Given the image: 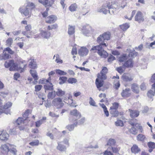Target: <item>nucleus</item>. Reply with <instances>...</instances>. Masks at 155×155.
I'll use <instances>...</instances> for the list:
<instances>
[{
	"label": "nucleus",
	"mask_w": 155,
	"mask_h": 155,
	"mask_svg": "<svg viewBox=\"0 0 155 155\" xmlns=\"http://www.w3.org/2000/svg\"><path fill=\"white\" fill-rule=\"evenodd\" d=\"M91 50L95 51V52L97 51V53L102 58H106L108 56L107 52L103 49L102 47H101V45L93 47Z\"/></svg>",
	"instance_id": "f257e3e1"
},
{
	"label": "nucleus",
	"mask_w": 155,
	"mask_h": 155,
	"mask_svg": "<svg viewBox=\"0 0 155 155\" xmlns=\"http://www.w3.org/2000/svg\"><path fill=\"white\" fill-rule=\"evenodd\" d=\"M4 66L6 68L9 67L10 71H15L18 69V64L14 63L13 60L6 61L4 64Z\"/></svg>",
	"instance_id": "f03ea898"
},
{
	"label": "nucleus",
	"mask_w": 155,
	"mask_h": 155,
	"mask_svg": "<svg viewBox=\"0 0 155 155\" xmlns=\"http://www.w3.org/2000/svg\"><path fill=\"white\" fill-rule=\"evenodd\" d=\"M150 81L152 83H154L152 85V88L154 90V91L153 92L152 90H149L147 93V95L148 97L151 98L155 94V74H153L151 76Z\"/></svg>",
	"instance_id": "7ed1b4c3"
},
{
	"label": "nucleus",
	"mask_w": 155,
	"mask_h": 155,
	"mask_svg": "<svg viewBox=\"0 0 155 155\" xmlns=\"http://www.w3.org/2000/svg\"><path fill=\"white\" fill-rule=\"evenodd\" d=\"M52 104L57 108L62 107L64 105L62 99L60 97L54 99L52 101Z\"/></svg>",
	"instance_id": "20e7f679"
},
{
	"label": "nucleus",
	"mask_w": 155,
	"mask_h": 155,
	"mask_svg": "<svg viewBox=\"0 0 155 155\" xmlns=\"http://www.w3.org/2000/svg\"><path fill=\"white\" fill-rule=\"evenodd\" d=\"M9 143L2 144L0 147V151L1 153L4 154H7L10 151Z\"/></svg>",
	"instance_id": "39448f33"
},
{
	"label": "nucleus",
	"mask_w": 155,
	"mask_h": 155,
	"mask_svg": "<svg viewBox=\"0 0 155 155\" xmlns=\"http://www.w3.org/2000/svg\"><path fill=\"white\" fill-rule=\"evenodd\" d=\"M19 11L21 14H23L25 16L30 17L31 15V12L29 11L28 8L22 7L19 8Z\"/></svg>",
	"instance_id": "423d86ee"
},
{
	"label": "nucleus",
	"mask_w": 155,
	"mask_h": 155,
	"mask_svg": "<svg viewBox=\"0 0 155 155\" xmlns=\"http://www.w3.org/2000/svg\"><path fill=\"white\" fill-rule=\"evenodd\" d=\"M107 71L108 69L107 68L105 67H103L100 73L97 74V77L103 79H106V74L107 73Z\"/></svg>",
	"instance_id": "0eeeda50"
},
{
	"label": "nucleus",
	"mask_w": 155,
	"mask_h": 155,
	"mask_svg": "<svg viewBox=\"0 0 155 155\" xmlns=\"http://www.w3.org/2000/svg\"><path fill=\"white\" fill-rule=\"evenodd\" d=\"M26 31H23L22 33L24 35H25L28 38H30V35H31V32L30 31L31 29V25H27L25 27Z\"/></svg>",
	"instance_id": "6e6552de"
},
{
	"label": "nucleus",
	"mask_w": 155,
	"mask_h": 155,
	"mask_svg": "<svg viewBox=\"0 0 155 155\" xmlns=\"http://www.w3.org/2000/svg\"><path fill=\"white\" fill-rule=\"evenodd\" d=\"M104 38L103 35H101L100 36L97 37V41L98 43L99 44V45H101L102 46L107 47V45L104 43Z\"/></svg>",
	"instance_id": "1a4fd4ad"
},
{
	"label": "nucleus",
	"mask_w": 155,
	"mask_h": 155,
	"mask_svg": "<svg viewBox=\"0 0 155 155\" xmlns=\"http://www.w3.org/2000/svg\"><path fill=\"white\" fill-rule=\"evenodd\" d=\"M88 52V50L85 47H81L78 51V54L81 56H85L87 55Z\"/></svg>",
	"instance_id": "9d476101"
},
{
	"label": "nucleus",
	"mask_w": 155,
	"mask_h": 155,
	"mask_svg": "<svg viewBox=\"0 0 155 155\" xmlns=\"http://www.w3.org/2000/svg\"><path fill=\"white\" fill-rule=\"evenodd\" d=\"M135 20L139 22H143L144 20L143 14L140 11H138L137 12L135 17Z\"/></svg>",
	"instance_id": "9b49d317"
},
{
	"label": "nucleus",
	"mask_w": 155,
	"mask_h": 155,
	"mask_svg": "<svg viewBox=\"0 0 155 155\" xmlns=\"http://www.w3.org/2000/svg\"><path fill=\"white\" fill-rule=\"evenodd\" d=\"M57 18L54 15H51L46 18L45 21L48 23H53L57 20Z\"/></svg>",
	"instance_id": "f8f14e48"
},
{
	"label": "nucleus",
	"mask_w": 155,
	"mask_h": 155,
	"mask_svg": "<svg viewBox=\"0 0 155 155\" xmlns=\"http://www.w3.org/2000/svg\"><path fill=\"white\" fill-rule=\"evenodd\" d=\"M106 6L108 8H112L114 9H118L120 7H119L117 4V2L114 1H113L111 2H108Z\"/></svg>",
	"instance_id": "ddd939ff"
},
{
	"label": "nucleus",
	"mask_w": 155,
	"mask_h": 155,
	"mask_svg": "<svg viewBox=\"0 0 155 155\" xmlns=\"http://www.w3.org/2000/svg\"><path fill=\"white\" fill-rule=\"evenodd\" d=\"M122 97H127L130 96L131 95L130 89L127 88L123 90L121 94Z\"/></svg>",
	"instance_id": "4468645a"
},
{
	"label": "nucleus",
	"mask_w": 155,
	"mask_h": 155,
	"mask_svg": "<svg viewBox=\"0 0 155 155\" xmlns=\"http://www.w3.org/2000/svg\"><path fill=\"white\" fill-rule=\"evenodd\" d=\"M40 35L42 37L47 39L50 37L51 33L49 32L42 30L40 31Z\"/></svg>",
	"instance_id": "2eb2a0df"
},
{
	"label": "nucleus",
	"mask_w": 155,
	"mask_h": 155,
	"mask_svg": "<svg viewBox=\"0 0 155 155\" xmlns=\"http://www.w3.org/2000/svg\"><path fill=\"white\" fill-rule=\"evenodd\" d=\"M104 80L97 77V78L96 79V80L95 84L98 88L99 89L100 87L102 86L103 84V81Z\"/></svg>",
	"instance_id": "dca6fc26"
},
{
	"label": "nucleus",
	"mask_w": 155,
	"mask_h": 155,
	"mask_svg": "<svg viewBox=\"0 0 155 155\" xmlns=\"http://www.w3.org/2000/svg\"><path fill=\"white\" fill-rule=\"evenodd\" d=\"M82 32L86 36H88V35L91 34L92 33V30L91 27L88 26L85 29L83 28L82 29Z\"/></svg>",
	"instance_id": "f3484780"
},
{
	"label": "nucleus",
	"mask_w": 155,
	"mask_h": 155,
	"mask_svg": "<svg viewBox=\"0 0 155 155\" xmlns=\"http://www.w3.org/2000/svg\"><path fill=\"white\" fill-rule=\"evenodd\" d=\"M62 142H58V145L57 147V149L61 152L65 151L66 150V148L65 146L62 144Z\"/></svg>",
	"instance_id": "a211bd4d"
},
{
	"label": "nucleus",
	"mask_w": 155,
	"mask_h": 155,
	"mask_svg": "<svg viewBox=\"0 0 155 155\" xmlns=\"http://www.w3.org/2000/svg\"><path fill=\"white\" fill-rule=\"evenodd\" d=\"M70 115L76 117L78 118H79L81 117V114L76 109L71 110L70 112Z\"/></svg>",
	"instance_id": "6ab92c4d"
},
{
	"label": "nucleus",
	"mask_w": 155,
	"mask_h": 155,
	"mask_svg": "<svg viewBox=\"0 0 155 155\" xmlns=\"http://www.w3.org/2000/svg\"><path fill=\"white\" fill-rule=\"evenodd\" d=\"M9 137L8 134L5 131H3L0 134V139L3 140H7Z\"/></svg>",
	"instance_id": "aec40b11"
},
{
	"label": "nucleus",
	"mask_w": 155,
	"mask_h": 155,
	"mask_svg": "<svg viewBox=\"0 0 155 155\" xmlns=\"http://www.w3.org/2000/svg\"><path fill=\"white\" fill-rule=\"evenodd\" d=\"M132 91L135 93L138 94L140 90L138 85L135 84L132 85L131 87Z\"/></svg>",
	"instance_id": "412c9836"
},
{
	"label": "nucleus",
	"mask_w": 155,
	"mask_h": 155,
	"mask_svg": "<svg viewBox=\"0 0 155 155\" xmlns=\"http://www.w3.org/2000/svg\"><path fill=\"white\" fill-rule=\"evenodd\" d=\"M133 66V62L131 59L125 61L124 64V67L127 68H131Z\"/></svg>",
	"instance_id": "4be33fe9"
},
{
	"label": "nucleus",
	"mask_w": 155,
	"mask_h": 155,
	"mask_svg": "<svg viewBox=\"0 0 155 155\" xmlns=\"http://www.w3.org/2000/svg\"><path fill=\"white\" fill-rule=\"evenodd\" d=\"M129 111L130 112V115L132 118L137 117L139 114V112L136 110H133L129 109Z\"/></svg>",
	"instance_id": "5701e85b"
},
{
	"label": "nucleus",
	"mask_w": 155,
	"mask_h": 155,
	"mask_svg": "<svg viewBox=\"0 0 155 155\" xmlns=\"http://www.w3.org/2000/svg\"><path fill=\"white\" fill-rule=\"evenodd\" d=\"M122 79L126 81H130L132 80L130 75L128 74H124L122 76Z\"/></svg>",
	"instance_id": "b1692460"
},
{
	"label": "nucleus",
	"mask_w": 155,
	"mask_h": 155,
	"mask_svg": "<svg viewBox=\"0 0 155 155\" xmlns=\"http://www.w3.org/2000/svg\"><path fill=\"white\" fill-rule=\"evenodd\" d=\"M118 60L120 62L125 61L128 58V57L126 54H123L118 56Z\"/></svg>",
	"instance_id": "393cba45"
},
{
	"label": "nucleus",
	"mask_w": 155,
	"mask_h": 155,
	"mask_svg": "<svg viewBox=\"0 0 155 155\" xmlns=\"http://www.w3.org/2000/svg\"><path fill=\"white\" fill-rule=\"evenodd\" d=\"M56 95L59 97H61L64 95L65 94V91L62 90V89L59 88H57L56 91Z\"/></svg>",
	"instance_id": "a878e982"
},
{
	"label": "nucleus",
	"mask_w": 155,
	"mask_h": 155,
	"mask_svg": "<svg viewBox=\"0 0 155 155\" xmlns=\"http://www.w3.org/2000/svg\"><path fill=\"white\" fill-rule=\"evenodd\" d=\"M30 72L31 76L33 77L35 80H37L38 78L37 71L35 70H31Z\"/></svg>",
	"instance_id": "bb28decb"
},
{
	"label": "nucleus",
	"mask_w": 155,
	"mask_h": 155,
	"mask_svg": "<svg viewBox=\"0 0 155 155\" xmlns=\"http://www.w3.org/2000/svg\"><path fill=\"white\" fill-rule=\"evenodd\" d=\"M105 40H108L110 37V34L109 32H107L102 34Z\"/></svg>",
	"instance_id": "cd10ccee"
},
{
	"label": "nucleus",
	"mask_w": 155,
	"mask_h": 155,
	"mask_svg": "<svg viewBox=\"0 0 155 155\" xmlns=\"http://www.w3.org/2000/svg\"><path fill=\"white\" fill-rule=\"evenodd\" d=\"M48 84H46L44 86V88L46 92V90H53V86L52 84L51 83Z\"/></svg>",
	"instance_id": "c85d7f7f"
},
{
	"label": "nucleus",
	"mask_w": 155,
	"mask_h": 155,
	"mask_svg": "<svg viewBox=\"0 0 155 155\" xmlns=\"http://www.w3.org/2000/svg\"><path fill=\"white\" fill-rule=\"evenodd\" d=\"M131 151L132 152L136 153H137L140 151V149L139 148L138 146L136 145H134L131 148Z\"/></svg>",
	"instance_id": "c756f323"
},
{
	"label": "nucleus",
	"mask_w": 155,
	"mask_h": 155,
	"mask_svg": "<svg viewBox=\"0 0 155 155\" xmlns=\"http://www.w3.org/2000/svg\"><path fill=\"white\" fill-rule=\"evenodd\" d=\"M120 27L123 31H125L130 27V25L129 24L125 23L120 25Z\"/></svg>",
	"instance_id": "7c9ffc66"
},
{
	"label": "nucleus",
	"mask_w": 155,
	"mask_h": 155,
	"mask_svg": "<svg viewBox=\"0 0 155 155\" xmlns=\"http://www.w3.org/2000/svg\"><path fill=\"white\" fill-rule=\"evenodd\" d=\"M75 32V27L73 26L69 25L68 34L69 35H72L74 34Z\"/></svg>",
	"instance_id": "2f4dec72"
},
{
	"label": "nucleus",
	"mask_w": 155,
	"mask_h": 155,
	"mask_svg": "<svg viewBox=\"0 0 155 155\" xmlns=\"http://www.w3.org/2000/svg\"><path fill=\"white\" fill-rule=\"evenodd\" d=\"M56 92L55 91H51L48 93V97L49 99H53L56 96Z\"/></svg>",
	"instance_id": "473e14b6"
},
{
	"label": "nucleus",
	"mask_w": 155,
	"mask_h": 155,
	"mask_svg": "<svg viewBox=\"0 0 155 155\" xmlns=\"http://www.w3.org/2000/svg\"><path fill=\"white\" fill-rule=\"evenodd\" d=\"M78 8L77 5L76 3L72 4L69 7V9L71 12H74Z\"/></svg>",
	"instance_id": "72a5a7b5"
},
{
	"label": "nucleus",
	"mask_w": 155,
	"mask_h": 155,
	"mask_svg": "<svg viewBox=\"0 0 155 155\" xmlns=\"http://www.w3.org/2000/svg\"><path fill=\"white\" fill-rule=\"evenodd\" d=\"M44 3L43 5L47 6H51L54 1L53 0H43Z\"/></svg>",
	"instance_id": "f704fd0d"
},
{
	"label": "nucleus",
	"mask_w": 155,
	"mask_h": 155,
	"mask_svg": "<svg viewBox=\"0 0 155 155\" xmlns=\"http://www.w3.org/2000/svg\"><path fill=\"white\" fill-rule=\"evenodd\" d=\"M116 143L115 140L113 139H110L109 140L107 144L108 146H112L114 145Z\"/></svg>",
	"instance_id": "c9c22d12"
},
{
	"label": "nucleus",
	"mask_w": 155,
	"mask_h": 155,
	"mask_svg": "<svg viewBox=\"0 0 155 155\" xmlns=\"http://www.w3.org/2000/svg\"><path fill=\"white\" fill-rule=\"evenodd\" d=\"M35 5L32 2H28V5L26 6L28 9L31 10L34 8L35 7Z\"/></svg>",
	"instance_id": "e433bc0d"
},
{
	"label": "nucleus",
	"mask_w": 155,
	"mask_h": 155,
	"mask_svg": "<svg viewBox=\"0 0 155 155\" xmlns=\"http://www.w3.org/2000/svg\"><path fill=\"white\" fill-rule=\"evenodd\" d=\"M30 68H37V65L36 62L34 60H31L29 64Z\"/></svg>",
	"instance_id": "4c0bfd02"
},
{
	"label": "nucleus",
	"mask_w": 155,
	"mask_h": 155,
	"mask_svg": "<svg viewBox=\"0 0 155 155\" xmlns=\"http://www.w3.org/2000/svg\"><path fill=\"white\" fill-rule=\"evenodd\" d=\"M77 124L78 123L77 122H76L75 123H74V124L68 125L66 127L67 129L69 130L70 131H71L74 130V126H76Z\"/></svg>",
	"instance_id": "58836bf2"
},
{
	"label": "nucleus",
	"mask_w": 155,
	"mask_h": 155,
	"mask_svg": "<svg viewBox=\"0 0 155 155\" xmlns=\"http://www.w3.org/2000/svg\"><path fill=\"white\" fill-rule=\"evenodd\" d=\"M58 27L57 24H55L51 26L49 25L47 27V29L48 30H52L53 29H55L57 28Z\"/></svg>",
	"instance_id": "ea45409f"
},
{
	"label": "nucleus",
	"mask_w": 155,
	"mask_h": 155,
	"mask_svg": "<svg viewBox=\"0 0 155 155\" xmlns=\"http://www.w3.org/2000/svg\"><path fill=\"white\" fill-rule=\"evenodd\" d=\"M13 42V40L12 38H8L6 41V45L8 46H10L12 45Z\"/></svg>",
	"instance_id": "a19ab883"
},
{
	"label": "nucleus",
	"mask_w": 155,
	"mask_h": 155,
	"mask_svg": "<svg viewBox=\"0 0 155 155\" xmlns=\"http://www.w3.org/2000/svg\"><path fill=\"white\" fill-rule=\"evenodd\" d=\"M67 79V78L65 77H60L59 78V83L60 84H62L66 82Z\"/></svg>",
	"instance_id": "79ce46f5"
},
{
	"label": "nucleus",
	"mask_w": 155,
	"mask_h": 155,
	"mask_svg": "<svg viewBox=\"0 0 155 155\" xmlns=\"http://www.w3.org/2000/svg\"><path fill=\"white\" fill-rule=\"evenodd\" d=\"M107 4L104 5L102 6V8L100 10L101 12H102L104 14H106L107 12V10L106 9V8H108V7L106 6Z\"/></svg>",
	"instance_id": "37998d69"
},
{
	"label": "nucleus",
	"mask_w": 155,
	"mask_h": 155,
	"mask_svg": "<svg viewBox=\"0 0 155 155\" xmlns=\"http://www.w3.org/2000/svg\"><path fill=\"white\" fill-rule=\"evenodd\" d=\"M110 113L113 117H117L118 115V111L117 110H110Z\"/></svg>",
	"instance_id": "c03bdc74"
},
{
	"label": "nucleus",
	"mask_w": 155,
	"mask_h": 155,
	"mask_svg": "<svg viewBox=\"0 0 155 155\" xmlns=\"http://www.w3.org/2000/svg\"><path fill=\"white\" fill-rule=\"evenodd\" d=\"M55 72L57 74L61 75H65L67 74L66 72L59 69L56 70Z\"/></svg>",
	"instance_id": "a18cd8bd"
},
{
	"label": "nucleus",
	"mask_w": 155,
	"mask_h": 155,
	"mask_svg": "<svg viewBox=\"0 0 155 155\" xmlns=\"http://www.w3.org/2000/svg\"><path fill=\"white\" fill-rule=\"evenodd\" d=\"M145 138L146 137L145 136L142 134H139L137 137V139L138 140L143 141Z\"/></svg>",
	"instance_id": "49530a36"
},
{
	"label": "nucleus",
	"mask_w": 155,
	"mask_h": 155,
	"mask_svg": "<svg viewBox=\"0 0 155 155\" xmlns=\"http://www.w3.org/2000/svg\"><path fill=\"white\" fill-rule=\"evenodd\" d=\"M56 57V59L55 60V61L57 63H63V61L59 58V56L58 54H56V55H54V56L53 58H54V57Z\"/></svg>",
	"instance_id": "de8ad7c7"
},
{
	"label": "nucleus",
	"mask_w": 155,
	"mask_h": 155,
	"mask_svg": "<svg viewBox=\"0 0 155 155\" xmlns=\"http://www.w3.org/2000/svg\"><path fill=\"white\" fill-rule=\"evenodd\" d=\"M68 82L69 83L75 84L77 82V80L74 78H69L68 80Z\"/></svg>",
	"instance_id": "09e8293b"
},
{
	"label": "nucleus",
	"mask_w": 155,
	"mask_h": 155,
	"mask_svg": "<svg viewBox=\"0 0 155 155\" xmlns=\"http://www.w3.org/2000/svg\"><path fill=\"white\" fill-rule=\"evenodd\" d=\"M119 104L117 103H114L113 104V105L110 107V110L117 109L118 108Z\"/></svg>",
	"instance_id": "8fccbe9b"
},
{
	"label": "nucleus",
	"mask_w": 155,
	"mask_h": 155,
	"mask_svg": "<svg viewBox=\"0 0 155 155\" xmlns=\"http://www.w3.org/2000/svg\"><path fill=\"white\" fill-rule=\"evenodd\" d=\"M24 120H25V119H24L21 117H19L17 120L16 123L18 125L20 124H24Z\"/></svg>",
	"instance_id": "3c124183"
},
{
	"label": "nucleus",
	"mask_w": 155,
	"mask_h": 155,
	"mask_svg": "<svg viewBox=\"0 0 155 155\" xmlns=\"http://www.w3.org/2000/svg\"><path fill=\"white\" fill-rule=\"evenodd\" d=\"M130 132L134 135H136L137 133V130L134 127H131L130 130Z\"/></svg>",
	"instance_id": "603ef678"
},
{
	"label": "nucleus",
	"mask_w": 155,
	"mask_h": 155,
	"mask_svg": "<svg viewBox=\"0 0 155 155\" xmlns=\"http://www.w3.org/2000/svg\"><path fill=\"white\" fill-rule=\"evenodd\" d=\"M50 78L49 77L48 80H46L45 79L43 78L42 80H41L39 81V83L41 84H46L47 83L49 82L50 80Z\"/></svg>",
	"instance_id": "864d4df0"
},
{
	"label": "nucleus",
	"mask_w": 155,
	"mask_h": 155,
	"mask_svg": "<svg viewBox=\"0 0 155 155\" xmlns=\"http://www.w3.org/2000/svg\"><path fill=\"white\" fill-rule=\"evenodd\" d=\"M3 55L2 56L4 60H6L8 59L9 58L10 55L6 53L5 51H4V50L3 52Z\"/></svg>",
	"instance_id": "5fc2aeb1"
},
{
	"label": "nucleus",
	"mask_w": 155,
	"mask_h": 155,
	"mask_svg": "<svg viewBox=\"0 0 155 155\" xmlns=\"http://www.w3.org/2000/svg\"><path fill=\"white\" fill-rule=\"evenodd\" d=\"M13 146H11V147L10 148V152L14 155H16L17 151L15 148L12 147Z\"/></svg>",
	"instance_id": "6e6d98bb"
},
{
	"label": "nucleus",
	"mask_w": 155,
	"mask_h": 155,
	"mask_svg": "<svg viewBox=\"0 0 155 155\" xmlns=\"http://www.w3.org/2000/svg\"><path fill=\"white\" fill-rule=\"evenodd\" d=\"M123 124V122L120 120H118L115 122V125L116 126L122 127Z\"/></svg>",
	"instance_id": "4d7b16f0"
},
{
	"label": "nucleus",
	"mask_w": 155,
	"mask_h": 155,
	"mask_svg": "<svg viewBox=\"0 0 155 155\" xmlns=\"http://www.w3.org/2000/svg\"><path fill=\"white\" fill-rule=\"evenodd\" d=\"M148 145L149 148L154 149L155 148V143L153 142H149L148 143Z\"/></svg>",
	"instance_id": "13d9d810"
},
{
	"label": "nucleus",
	"mask_w": 155,
	"mask_h": 155,
	"mask_svg": "<svg viewBox=\"0 0 155 155\" xmlns=\"http://www.w3.org/2000/svg\"><path fill=\"white\" fill-rule=\"evenodd\" d=\"M12 105V103L11 102H8L6 103L3 106V108L7 109L10 107Z\"/></svg>",
	"instance_id": "bf43d9fd"
},
{
	"label": "nucleus",
	"mask_w": 155,
	"mask_h": 155,
	"mask_svg": "<svg viewBox=\"0 0 155 155\" xmlns=\"http://www.w3.org/2000/svg\"><path fill=\"white\" fill-rule=\"evenodd\" d=\"M138 54L137 52L135 51L130 52L129 54V56L132 57L134 58L136 57Z\"/></svg>",
	"instance_id": "052dcab7"
},
{
	"label": "nucleus",
	"mask_w": 155,
	"mask_h": 155,
	"mask_svg": "<svg viewBox=\"0 0 155 155\" xmlns=\"http://www.w3.org/2000/svg\"><path fill=\"white\" fill-rule=\"evenodd\" d=\"M42 87V85H37L35 86V91L38 92L40 91Z\"/></svg>",
	"instance_id": "680f3d73"
},
{
	"label": "nucleus",
	"mask_w": 155,
	"mask_h": 155,
	"mask_svg": "<svg viewBox=\"0 0 155 155\" xmlns=\"http://www.w3.org/2000/svg\"><path fill=\"white\" fill-rule=\"evenodd\" d=\"M39 143V141L38 140H35L34 141H32V142L29 143V144L32 146H37L38 145Z\"/></svg>",
	"instance_id": "e2e57ef3"
},
{
	"label": "nucleus",
	"mask_w": 155,
	"mask_h": 155,
	"mask_svg": "<svg viewBox=\"0 0 155 155\" xmlns=\"http://www.w3.org/2000/svg\"><path fill=\"white\" fill-rule=\"evenodd\" d=\"M90 101L89 102V103L90 105L94 106H96V103L92 98L90 97Z\"/></svg>",
	"instance_id": "0e129e2a"
},
{
	"label": "nucleus",
	"mask_w": 155,
	"mask_h": 155,
	"mask_svg": "<svg viewBox=\"0 0 155 155\" xmlns=\"http://www.w3.org/2000/svg\"><path fill=\"white\" fill-rule=\"evenodd\" d=\"M8 95V93L6 91H0V96L3 97H6Z\"/></svg>",
	"instance_id": "69168bd1"
},
{
	"label": "nucleus",
	"mask_w": 155,
	"mask_h": 155,
	"mask_svg": "<svg viewBox=\"0 0 155 155\" xmlns=\"http://www.w3.org/2000/svg\"><path fill=\"white\" fill-rule=\"evenodd\" d=\"M43 122L42 120H41L37 121L35 122V125L37 127H39L40 125L43 123Z\"/></svg>",
	"instance_id": "338daca9"
},
{
	"label": "nucleus",
	"mask_w": 155,
	"mask_h": 155,
	"mask_svg": "<svg viewBox=\"0 0 155 155\" xmlns=\"http://www.w3.org/2000/svg\"><path fill=\"white\" fill-rule=\"evenodd\" d=\"M77 49L76 47H73L72 48L71 54L72 55H76L77 54Z\"/></svg>",
	"instance_id": "774afa93"
}]
</instances>
